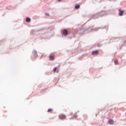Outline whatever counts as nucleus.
<instances>
[{"mask_svg": "<svg viewBox=\"0 0 126 126\" xmlns=\"http://www.w3.org/2000/svg\"><path fill=\"white\" fill-rule=\"evenodd\" d=\"M66 116L65 115H63V114H61L59 115V118H60L62 120H64V119H65Z\"/></svg>", "mask_w": 126, "mask_h": 126, "instance_id": "1", "label": "nucleus"}, {"mask_svg": "<svg viewBox=\"0 0 126 126\" xmlns=\"http://www.w3.org/2000/svg\"><path fill=\"white\" fill-rule=\"evenodd\" d=\"M121 37H113L111 40H114V41H118L119 40L121 39Z\"/></svg>", "mask_w": 126, "mask_h": 126, "instance_id": "2", "label": "nucleus"}, {"mask_svg": "<svg viewBox=\"0 0 126 126\" xmlns=\"http://www.w3.org/2000/svg\"><path fill=\"white\" fill-rule=\"evenodd\" d=\"M68 34V31L66 30H64L63 31V34H62V36H66Z\"/></svg>", "mask_w": 126, "mask_h": 126, "instance_id": "3", "label": "nucleus"}, {"mask_svg": "<svg viewBox=\"0 0 126 126\" xmlns=\"http://www.w3.org/2000/svg\"><path fill=\"white\" fill-rule=\"evenodd\" d=\"M124 14V10H119V16H123Z\"/></svg>", "mask_w": 126, "mask_h": 126, "instance_id": "4", "label": "nucleus"}, {"mask_svg": "<svg viewBox=\"0 0 126 126\" xmlns=\"http://www.w3.org/2000/svg\"><path fill=\"white\" fill-rule=\"evenodd\" d=\"M108 122L109 125H113L114 124V121L113 120H109Z\"/></svg>", "mask_w": 126, "mask_h": 126, "instance_id": "5", "label": "nucleus"}, {"mask_svg": "<svg viewBox=\"0 0 126 126\" xmlns=\"http://www.w3.org/2000/svg\"><path fill=\"white\" fill-rule=\"evenodd\" d=\"M97 54H98V51H94L92 52V54H93V55H96Z\"/></svg>", "mask_w": 126, "mask_h": 126, "instance_id": "6", "label": "nucleus"}, {"mask_svg": "<svg viewBox=\"0 0 126 126\" xmlns=\"http://www.w3.org/2000/svg\"><path fill=\"white\" fill-rule=\"evenodd\" d=\"M49 59H50V60H51V61H53L55 60V58L52 55L50 56Z\"/></svg>", "mask_w": 126, "mask_h": 126, "instance_id": "7", "label": "nucleus"}, {"mask_svg": "<svg viewBox=\"0 0 126 126\" xmlns=\"http://www.w3.org/2000/svg\"><path fill=\"white\" fill-rule=\"evenodd\" d=\"M26 21H27V22H31L30 18H26Z\"/></svg>", "mask_w": 126, "mask_h": 126, "instance_id": "8", "label": "nucleus"}, {"mask_svg": "<svg viewBox=\"0 0 126 126\" xmlns=\"http://www.w3.org/2000/svg\"><path fill=\"white\" fill-rule=\"evenodd\" d=\"M98 17V14H96L95 15L93 16V18L96 19Z\"/></svg>", "mask_w": 126, "mask_h": 126, "instance_id": "9", "label": "nucleus"}, {"mask_svg": "<svg viewBox=\"0 0 126 126\" xmlns=\"http://www.w3.org/2000/svg\"><path fill=\"white\" fill-rule=\"evenodd\" d=\"M75 7L76 9H78L79 7H80V5H79V4H77L76 5H75Z\"/></svg>", "mask_w": 126, "mask_h": 126, "instance_id": "10", "label": "nucleus"}, {"mask_svg": "<svg viewBox=\"0 0 126 126\" xmlns=\"http://www.w3.org/2000/svg\"><path fill=\"white\" fill-rule=\"evenodd\" d=\"M33 54L35 56H37V51H33Z\"/></svg>", "mask_w": 126, "mask_h": 126, "instance_id": "11", "label": "nucleus"}, {"mask_svg": "<svg viewBox=\"0 0 126 126\" xmlns=\"http://www.w3.org/2000/svg\"><path fill=\"white\" fill-rule=\"evenodd\" d=\"M101 29V28H95V29H94V30H93V31H97L98 30V29Z\"/></svg>", "mask_w": 126, "mask_h": 126, "instance_id": "12", "label": "nucleus"}, {"mask_svg": "<svg viewBox=\"0 0 126 126\" xmlns=\"http://www.w3.org/2000/svg\"><path fill=\"white\" fill-rule=\"evenodd\" d=\"M115 64L117 65L118 63V61L117 60H116L114 61Z\"/></svg>", "mask_w": 126, "mask_h": 126, "instance_id": "13", "label": "nucleus"}, {"mask_svg": "<svg viewBox=\"0 0 126 126\" xmlns=\"http://www.w3.org/2000/svg\"><path fill=\"white\" fill-rule=\"evenodd\" d=\"M92 31V29L89 28V29H86V32H87V31Z\"/></svg>", "mask_w": 126, "mask_h": 126, "instance_id": "14", "label": "nucleus"}, {"mask_svg": "<svg viewBox=\"0 0 126 126\" xmlns=\"http://www.w3.org/2000/svg\"><path fill=\"white\" fill-rule=\"evenodd\" d=\"M57 70V67H55V68L53 69V71L55 72Z\"/></svg>", "mask_w": 126, "mask_h": 126, "instance_id": "15", "label": "nucleus"}, {"mask_svg": "<svg viewBox=\"0 0 126 126\" xmlns=\"http://www.w3.org/2000/svg\"><path fill=\"white\" fill-rule=\"evenodd\" d=\"M51 111H52V109H49L47 110V112H51Z\"/></svg>", "mask_w": 126, "mask_h": 126, "instance_id": "16", "label": "nucleus"}, {"mask_svg": "<svg viewBox=\"0 0 126 126\" xmlns=\"http://www.w3.org/2000/svg\"><path fill=\"white\" fill-rule=\"evenodd\" d=\"M98 47H100L101 46H102V45H101V44H97V45Z\"/></svg>", "mask_w": 126, "mask_h": 126, "instance_id": "17", "label": "nucleus"}, {"mask_svg": "<svg viewBox=\"0 0 126 126\" xmlns=\"http://www.w3.org/2000/svg\"><path fill=\"white\" fill-rule=\"evenodd\" d=\"M45 15H46V16H49V14H48V13H46V14H45Z\"/></svg>", "mask_w": 126, "mask_h": 126, "instance_id": "18", "label": "nucleus"}, {"mask_svg": "<svg viewBox=\"0 0 126 126\" xmlns=\"http://www.w3.org/2000/svg\"><path fill=\"white\" fill-rule=\"evenodd\" d=\"M101 13H105L104 15H106V12H105V11H101Z\"/></svg>", "mask_w": 126, "mask_h": 126, "instance_id": "19", "label": "nucleus"}, {"mask_svg": "<svg viewBox=\"0 0 126 126\" xmlns=\"http://www.w3.org/2000/svg\"><path fill=\"white\" fill-rule=\"evenodd\" d=\"M74 117L76 118L77 117V115L76 114H75V115H74Z\"/></svg>", "mask_w": 126, "mask_h": 126, "instance_id": "20", "label": "nucleus"}, {"mask_svg": "<svg viewBox=\"0 0 126 126\" xmlns=\"http://www.w3.org/2000/svg\"><path fill=\"white\" fill-rule=\"evenodd\" d=\"M58 1L59 2L62 1V0H58Z\"/></svg>", "mask_w": 126, "mask_h": 126, "instance_id": "21", "label": "nucleus"}, {"mask_svg": "<svg viewBox=\"0 0 126 126\" xmlns=\"http://www.w3.org/2000/svg\"><path fill=\"white\" fill-rule=\"evenodd\" d=\"M108 27H105V29H107Z\"/></svg>", "mask_w": 126, "mask_h": 126, "instance_id": "22", "label": "nucleus"}]
</instances>
